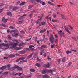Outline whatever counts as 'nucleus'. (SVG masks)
I'll return each mask as SVG.
<instances>
[{"label": "nucleus", "mask_w": 78, "mask_h": 78, "mask_svg": "<svg viewBox=\"0 0 78 78\" xmlns=\"http://www.w3.org/2000/svg\"><path fill=\"white\" fill-rule=\"evenodd\" d=\"M8 57H4V59H8Z\"/></svg>", "instance_id": "4d7b16f0"}, {"label": "nucleus", "mask_w": 78, "mask_h": 78, "mask_svg": "<svg viewBox=\"0 0 78 78\" xmlns=\"http://www.w3.org/2000/svg\"><path fill=\"white\" fill-rule=\"evenodd\" d=\"M46 19H49L51 21V17H49L48 16H46L45 17Z\"/></svg>", "instance_id": "5701e85b"}, {"label": "nucleus", "mask_w": 78, "mask_h": 78, "mask_svg": "<svg viewBox=\"0 0 78 78\" xmlns=\"http://www.w3.org/2000/svg\"><path fill=\"white\" fill-rule=\"evenodd\" d=\"M61 17H62V19H66V18L65 17V16H64L62 15V14L61 15Z\"/></svg>", "instance_id": "7c9ffc66"}, {"label": "nucleus", "mask_w": 78, "mask_h": 78, "mask_svg": "<svg viewBox=\"0 0 78 78\" xmlns=\"http://www.w3.org/2000/svg\"><path fill=\"white\" fill-rule=\"evenodd\" d=\"M3 11V9H0V13H1Z\"/></svg>", "instance_id": "774afa93"}, {"label": "nucleus", "mask_w": 78, "mask_h": 78, "mask_svg": "<svg viewBox=\"0 0 78 78\" xmlns=\"http://www.w3.org/2000/svg\"><path fill=\"white\" fill-rule=\"evenodd\" d=\"M35 65L37 66V67H41V65L39 63H36Z\"/></svg>", "instance_id": "a211bd4d"}, {"label": "nucleus", "mask_w": 78, "mask_h": 78, "mask_svg": "<svg viewBox=\"0 0 78 78\" xmlns=\"http://www.w3.org/2000/svg\"><path fill=\"white\" fill-rule=\"evenodd\" d=\"M47 58V59H48V60H51V58L48 57Z\"/></svg>", "instance_id": "13d9d810"}, {"label": "nucleus", "mask_w": 78, "mask_h": 78, "mask_svg": "<svg viewBox=\"0 0 78 78\" xmlns=\"http://www.w3.org/2000/svg\"><path fill=\"white\" fill-rule=\"evenodd\" d=\"M12 6H10L9 7V9H12Z\"/></svg>", "instance_id": "338daca9"}, {"label": "nucleus", "mask_w": 78, "mask_h": 78, "mask_svg": "<svg viewBox=\"0 0 78 78\" xmlns=\"http://www.w3.org/2000/svg\"><path fill=\"white\" fill-rule=\"evenodd\" d=\"M8 57L9 58H14V57H15V56L12 54H10L9 55Z\"/></svg>", "instance_id": "f3484780"}, {"label": "nucleus", "mask_w": 78, "mask_h": 78, "mask_svg": "<svg viewBox=\"0 0 78 78\" xmlns=\"http://www.w3.org/2000/svg\"><path fill=\"white\" fill-rule=\"evenodd\" d=\"M43 78H49V76H48L47 75H43L42 76Z\"/></svg>", "instance_id": "a878e982"}, {"label": "nucleus", "mask_w": 78, "mask_h": 78, "mask_svg": "<svg viewBox=\"0 0 78 78\" xmlns=\"http://www.w3.org/2000/svg\"><path fill=\"white\" fill-rule=\"evenodd\" d=\"M51 38H52L53 40V41H55V42H56V41L57 40L56 39H55V38L54 37H53V35H51Z\"/></svg>", "instance_id": "4468645a"}, {"label": "nucleus", "mask_w": 78, "mask_h": 78, "mask_svg": "<svg viewBox=\"0 0 78 78\" xmlns=\"http://www.w3.org/2000/svg\"><path fill=\"white\" fill-rule=\"evenodd\" d=\"M23 22V21H21L16 22V23L17 24H20V23H22Z\"/></svg>", "instance_id": "b1692460"}, {"label": "nucleus", "mask_w": 78, "mask_h": 78, "mask_svg": "<svg viewBox=\"0 0 78 78\" xmlns=\"http://www.w3.org/2000/svg\"><path fill=\"white\" fill-rule=\"evenodd\" d=\"M28 9H31V8H32V7H33V5H30L29 6H28Z\"/></svg>", "instance_id": "58836bf2"}, {"label": "nucleus", "mask_w": 78, "mask_h": 78, "mask_svg": "<svg viewBox=\"0 0 78 78\" xmlns=\"http://www.w3.org/2000/svg\"><path fill=\"white\" fill-rule=\"evenodd\" d=\"M53 17L54 18H55L56 17V14H53Z\"/></svg>", "instance_id": "09e8293b"}, {"label": "nucleus", "mask_w": 78, "mask_h": 78, "mask_svg": "<svg viewBox=\"0 0 78 78\" xmlns=\"http://www.w3.org/2000/svg\"><path fill=\"white\" fill-rule=\"evenodd\" d=\"M20 49H22V48H21L16 47L15 48V50H20Z\"/></svg>", "instance_id": "bb28decb"}, {"label": "nucleus", "mask_w": 78, "mask_h": 78, "mask_svg": "<svg viewBox=\"0 0 78 78\" xmlns=\"http://www.w3.org/2000/svg\"><path fill=\"white\" fill-rule=\"evenodd\" d=\"M50 66V65L49 64V63H48V64H46V65H44V67H48V68Z\"/></svg>", "instance_id": "9b49d317"}, {"label": "nucleus", "mask_w": 78, "mask_h": 78, "mask_svg": "<svg viewBox=\"0 0 78 78\" xmlns=\"http://www.w3.org/2000/svg\"><path fill=\"white\" fill-rule=\"evenodd\" d=\"M18 44H19V43H13V46L11 47L10 48L11 49H12L13 48H14L16 46H17V45H18Z\"/></svg>", "instance_id": "7ed1b4c3"}, {"label": "nucleus", "mask_w": 78, "mask_h": 78, "mask_svg": "<svg viewBox=\"0 0 78 78\" xmlns=\"http://www.w3.org/2000/svg\"><path fill=\"white\" fill-rule=\"evenodd\" d=\"M42 20V18H41L40 19L37 20L36 21V23L37 24H39L40 22H41V20Z\"/></svg>", "instance_id": "9d476101"}, {"label": "nucleus", "mask_w": 78, "mask_h": 78, "mask_svg": "<svg viewBox=\"0 0 78 78\" xmlns=\"http://www.w3.org/2000/svg\"><path fill=\"white\" fill-rule=\"evenodd\" d=\"M30 72H34L35 70L33 69H30Z\"/></svg>", "instance_id": "2f4dec72"}, {"label": "nucleus", "mask_w": 78, "mask_h": 78, "mask_svg": "<svg viewBox=\"0 0 78 78\" xmlns=\"http://www.w3.org/2000/svg\"><path fill=\"white\" fill-rule=\"evenodd\" d=\"M6 66H3L1 68H0V69L1 70H5V69H6Z\"/></svg>", "instance_id": "6e6552de"}, {"label": "nucleus", "mask_w": 78, "mask_h": 78, "mask_svg": "<svg viewBox=\"0 0 78 78\" xmlns=\"http://www.w3.org/2000/svg\"><path fill=\"white\" fill-rule=\"evenodd\" d=\"M22 75V73H20L18 75L19 76H21Z\"/></svg>", "instance_id": "680f3d73"}, {"label": "nucleus", "mask_w": 78, "mask_h": 78, "mask_svg": "<svg viewBox=\"0 0 78 78\" xmlns=\"http://www.w3.org/2000/svg\"><path fill=\"white\" fill-rule=\"evenodd\" d=\"M37 61H41V59H40L39 58H37Z\"/></svg>", "instance_id": "de8ad7c7"}, {"label": "nucleus", "mask_w": 78, "mask_h": 78, "mask_svg": "<svg viewBox=\"0 0 78 78\" xmlns=\"http://www.w3.org/2000/svg\"><path fill=\"white\" fill-rule=\"evenodd\" d=\"M41 73L42 74H45V73H46V70H43L42 71Z\"/></svg>", "instance_id": "473e14b6"}, {"label": "nucleus", "mask_w": 78, "mask_h": 78, "mask_svg": "<svg viewBox=\"0 0 78 78\" xmlns=\"http://www.w3.org/2000/svg\"><path fill=\"white\" fill-rule=\"evenodd\" d=\"M71 51H74V52H76V51L75 50H70Z\"/></svg>", "instance_id": "49530a36"}, {"label": "nucleus", "mask_w": 78, "mask_h": 78, "mask_svg": "<svg viewBox=\"0 0 78 78\" xmlns=\"http://www.w3.org/2000/svg\"><path fill=\"white\" fill-rule=\"evenodd\" d=\"M29 47L30 48V50H31V51H34V48H32V47H34V48H35V47L34 46L30 45V46H29Z\"/></svg>", "instance_id": "423d86ee"}, {"label": "nucleus", "mask_w": 78, "mask_h": 78, "mask_svg": "<svg viewBox=\"0 0 78 78\" xmlns=\"http://www.w3.org/2000/svg\"><path fill=\"white\" fill-rule=\"evenodd\" d=\"M18 9H19V7H16L13 8L12 9V11H16V10Z\"/></svg>", "instance_id": "f8f14e48"}, {"label": "nucleus", "mask_w": 78, "mask_h": 78, "mask_svg": "<svg viewBox=\"0 0 78 78\" xmlns=\"http://www.w3.org/2000/svg\"><path fill=\"white\" fill-rule=\"evenodd\" d=\"M42 41V40H40L38 41H37V42L38 44H39V42H41V41Z\"/></svg>", "instance_id": "8fccbe9b"}, {"label": "nucleus", "mask_w": 78, "mask_h": 78, "mask_svg": "<svg viewBox=\"0 0 78 78\" xmlns=\"http://www.w3.org/2000/svg\"><path fill=\"white\" fill-rule=\"evenodd\" d=\"M25 59V58L24 57H22L19 58V59L20 60V61H21L22 60H24Z\"/></svg>", "instance_id": "4be33fe9"}, {"label": "nucleus", "mask_w": 78, "mask_h": 78, "mask_svg": "<svg viewBox=\"0 0 78 78\" xmlns=\"http://www.w3.org/2000/svg\"><path fill=\"white\" fill-rule=\"evenodd\" d=\"M15 36V37H17V36H18V33H16L15 34V35H13V36Z\"/></svg>", "instance_id": "c03bdc74"}, {"label": "nucleus", "mask_w": 78, "mask_h": 78, "mask_svg": "<svg viewBox=\"0 0 78 78\" xmlns=\"http://www.w3.org/2000/svg\"><path fill=\"white\" fill-rule=\"evenodd\" d=\"M65 61H66V58L64 57L62 59V61L63 62H65Z\"/></svg>", "instance_id": "4c0bfd02"}, {"label": "nucleus", "mask_w": 78, "mask_h": 78, "mask_svg": "<svg viewBox=\"0 0 78 78\" xmlns=\"http://www.w3.org/2000/svg\"><path fill=\"white\" fill-rule=\"evenodd\" d=\"M54 45H55V44H54V45H52L51 47V48H53V47H54Z\"/></svg>", "instance_id": "69168bd1"}, {"label": "nucleus", "mask_w": 78, "mask_h": 78, "mask_svg": "<svg viewBox=\"0 0 78 78\" xmlns=\"http://www.w3.org/2000/svg\"><path fill=\"white\" fill-rule=\"evenodd\" d=\"M3 22H4V23H6L8 21V19H5V18H3L2 19Z\"/></svg>", "instance_id": "0eeeda50"}, {"label": "nucleus", "mask_w": 78, "mask_h": 78, "mask_svg": "<svg viewBox=\"0 0 78 78\" xmlns=\"http://www.w3.org/2000/svg\"><path fill=\"white\" fill-rule=\"evenodd\" d=\"M8 72H4L2 73V75H8Z\"/></svg>", "instance_id": "393cba45"}, {"label": "nucleus", "mask_w": 78, "mask_h": 78, "mask_svg": "<svg viewBox=\"0 0 78 78\" xmlns=\"http://www.w3.org/2000/svg\"><path fill=\"white\" fill-rule=\"evenodd\" d=\"M46 31V29H44L43 30H42L40 31V33H44V32H45Z\"/></svg>", "instance_id": "6ab92c4d"}, {"label": "nucleus", "mask_w": 78, "mask_h": 78, "mask_svg": "<svg viewBox=\"0 0 78 78\" xmlns=\"http://www.w3.org/2000/svg\"><path fill=\"white\" fill-rule=\"evenodd\" d=\"M2 45L3 46H4V47H8V48H3V50H7V49H8L9 48V45H8V44H5V43H2Z\"/></svg>", "instance_id": "f257e3e1"}, {"label": "nucleus", "mask_w": 78, "mask_h": 78, "mask_svg": "<svg viewBox=\"0 0 78 78\" xmlns=\"http://www.w3.org/2000/svg\"><path fill=\"white\" fill-rule=\"evenodd\" d=\"M7 15H9V16L11 15V13H7Z\"/></svg>", "instance_id": "e2e57ef3"}, {"label": "nucleus", "mask_w": 78, "mask_h": 78, "mask_svg": "<svg viewBox=\"0 0 78 78\" xmlns=\"http://www.w3.org/2000/svg\"><path fill=\"white\" fill-rule=\"evenodd\" d=\"M19 61H20V60L19 59V58L16 61V62H19Z\"/></svg>", "instance_id": "052dcab7"}, {"label": "nucleus", "mask_w": 78, "mask_h": 78, "mask_svg": "<svg viewBox=\"0 0 78 78\" xmlns=\"http://www.w3.org/2000/svg\"><path fill=\"white\" fill-rule=\"evenodd\" d=\"M27 16L26 14H24L22 16H21L20 18L19 19L20 20H21V19H23V18L24 17H25V16Z\"/></svg>", "instance_id": "2eb2a0df"}, {"label": "nucleus", "mask_w": 78, "mask_h": 78, "mask_svg": "<svg viewBox=\"0 0 78 78\" xmlns=\"http://www.w3.org/2000/svg\"><path fill=\"white\" fill-rule=\"evenodd\" d=\"M48 3V4H49V5H51L52 6H54V4H53V3H51V2H50V1H48L47 2Z\"/></svg>", "instance_id": "dca6fc26"}, {"label": "nucleus", "mask_w": 78, "mask_h": 78, "mask_svg": "<svg viewBox=\"0 0 78 78\" xmlns=\"http://www.w3.org/2000/svg\"><path fill=\"white\" fill-rule=\"evenodd\" d=\"M8 37L9 39H11V36L10 35H8Z\"/></svg>", "instance_id": "603ef678"}, {"label": "nucleus", "mask_w": 78, "mask_h": 78, "mask_svg": "<svg viewBox=\"0 0 78 78\" xmlns=\"http://www.w3.org/2000/svg\"><path fill=\"white\" fill-rule=\"evenodd\" d=\"M10 66H11L10 64H9V65H7V67H8V68H9V67H10Z\"/></svg>", "instance_id": "6e6d98bb"}, {"label": "nucleus", "mask_w": 78, "mask_h": 78, "mask_svg": "<svg viewBox=\"0 0 78 78\" xmlns=\"http://www.w3.org/2000/svg\"><path fill=\"white\" fill-rule=\"evenodd\" d=\"M26 3L25 2H24L21 3L20 4V5H21V6H22L23 5H25V4H26Z\"/></svg>", "instance_id": "c756f323"}, {"label": "nucleus", "mask_w": 78, "mask_h": 78, "mask_svg": "<svg viewBox=\"0 0 78 78\" xmlns=\"http://www.w3.org/2000/svg\"><path fill=\"white\" fill-rule=\"evenodd\" d=\"M37 54H36V53L34 54V58H36V57L37 56Z\"/></svg>", "instance_id": "f704fd0d"}, {"label": "nucleus", "mask_w": 78, "mask_h": 78, "mask_svg": "<svg viewBox=\"0 0 78 78\" xmlns=\"http://www.w3.org/2000/svg\"><path fill=\"white\" fill-rule=\"evenodd\" d=\"M69 27H70V28H71V30H72L73 29V27H72L71 26L69 25Z\"/></svg>", "instance_id": "bf43d9fd"}, {"label": "nucleus", "mask_w": 78, "mask_h": 78, "mask_svg": "<svg viewBox=\"0 0 78 78\" xmlns=\"http://www.w3.org/2000/svg\"><path fill=\"white\" fill-rule=\"evenodd\" d=\"M45 22H43L41 23V24L42 25H45Z\"/></svg>", "instance_id": "79ce46f5"}, {"label": "nucleus", "mask_w": 78, "mask_h": 78, "mask_svg": "<svg viewBox=\"0 0 78 78\" xmlns=\"http://www.w3.org/2000/svg\"><path fill=\"white\" fill-rule=\"evenodd\" d=\"M9 45H12V46H13V45L14 44V43H13L12 42H10V41H9Z\"/></svg>", "instance_id": "cd10ccee"}, {"label": "nucleus", "mask_w": 78, "mask_h": 78, "mask_svg": "<svg viewBox=\"0 0 78 78\" xmlns=\"http://www.w3.org/2000/svg\"><path fill=\"white\" fill-rule=\"evenodd\" d=\"M50 40L52 44H53L54 43L53 41V40H52V39H51V37L50 38Z\"/></svg>", "instance_id": "c9c22d12"}, {"label": "nucleus", "mask_w": 78, "mask_h": 78, "mask_svg": "<svg viewBox=\"0 0 78 78\" xmlns=\"http://www.w3.org/2000/svg\"><path fill=\"white\" fill-rule=\"evenodd\" d=\"M12 41H13V42H17V43H19L18 40H17V39L13 40Z\"/></svg>", "instance_id": "72a5a7b5"}, {"label": "nucleus", "mask_w": 78, "mask_h": 78, "mask_svg": "<svg viewBox=\"0 0 78 78\" xmlns=\"http://www.w3.org/2000/svg\"><path fill=\"white\" fill-rule=\"evenodd\" d=\"M17 68L18 70L21 71L22 70V68L19 67L18 66H15L12 68V70H14L15 69Z\"/></svg>", "instance_id": "f03ea898"}, {"label": "nucleus", "mask_w": 78, "mask_h": 78, "mask_svg": "<svg viewBox=\"0 0 78 78\" xmlns=\"http://www.w3.org/2000/svg\"><path fill=\"white\" fill-rule=\"evenodd\" d=\"M36 2H39V3H42L43 2V1L41 0H35Z\"/></svg>", "instance_id": "412c9836"}, {"label": "nucleus", "mask_w": 78, "mask_h": 78, "mask_svg": "<svg viewBox=\"0 0 78 78\" xmlns=\"http://www.w3.org/2000/svg\"><path fill=\"white\" fill-rule=\"evenodd\" d=\"M41 50L42 51V53H44L43 51H44V49H43V48H47V46L45 45H42L41 46Z\"/></svg>", "instance_id": "20e7f679"}, {"label": "nucleus", "mask_w": 78, "mask_h": 78, "mask_svg": "<svg viewBox=\"0 0 78 78\" xmlns=\"http://www.w3.org/2000/svg\"><path fill=\"white\" fill-rule=\"evenodd\" d=\"M20 33L21 34H23V33H24V32L23 31H22L20 32Z\"/></svg>", "instance_id": "0e129e2a"}, {"label": "nucleus", "mask_w": 78, "mask_h": 78, "mask_svg": "<svg viewBox=\"0 0 78 78\" xmlns=\"http://www.w3.org/2000/svg\"><path fill=\"white\" fill-rule=\"evenodd\" d=\"M72 53V52H71L70 51H67L66 52V53L67 54V55H69V53Z\"/></svg>", "instance_id": "c85d7f7f"}, {"label": "nucleus", "mask_w": 78, "mask_h": 78, "mask_svg": "<svg viewBox=\"0 0 78 78\" xmlns=\"http://www.w3.org/2000/svg\"><path fill=\"white\" fill-rule=\"evenodd\" d=\"M15 55L17 56H21V55H20L19 54H15Z\"/></svg>", "instance_id": "a18cd8bd"}, {"label": "nucleus", "mask_w": 78, "mask_h": 78, "mask_svg": "<svg viewBox=\"0 0 78 78\" xmlns=\"http://www.w3.org/2000/svg\"><path fill=\"white\" fill-rule=\"evenodd\" d=\"M31 75H29L27 76V78H31Z\"/></svg>", "instance_id": "ea45409f"}, {"label": "nucleus", "mask_w": 78, "mask_h": 78, "mask_svg": "<svg viewBox=\"0 0 78 78\" xmlns=\"http://www.w3.org/2000/svg\"><path fill=\"white\" fill-rule=\"evenodd\" d=\"M9 28H10V29H13L14 28V27L13 26H10Z\"/></svg>", "instance_id": "3c124183"}, {"label": "nucleus", "mask_w": 78, "mask_h": 78, "mask_svg": "<svg viewBox=\"0 0 78 78\" xmlns=\"http://www.w3.org/2000/svg\"><path fill=\"white\" fill-rule=\"evenodd\" d=\"M25 52V51H22L19 52V54H21V55H22L23 54H24Z\"/></svg>", "instance_id": "ddd939ff"}, {"label": "nucleus", "mask_w": 78, "mask_h": 78, "mask_svg": "<svg viewBox=\"0 0 78 78\" xmlns=\"http://www.w3.org/2000/svg\"><path fill=\"white\" fill-rule=\"evenodd\" d=\"M55 38H58V36L56 34L55 35Z\"/></svg>", "instance_id": "5fc2aeb1"}, {"label": "nucleus", "mask_w": 78, "mask_h": 78, "mask_svg": "<svg viewBox=\"0 0 78 78\" xmlns=\"http://www.w3.org/2000/svg\"><path fill=\"white\" fill-rule=\"evenodd\" d=\"M41 4L42 5H43V6H44V5H45V2H43Z\"/></svg>", "instance_id": "37998d69"}, {"label": "nucleus", "mask_w": 78, "mask_h": 78, "mask_svg": "<svg viewBox=\"0 0 78 78\" xmlns=\"http://www.w3.org/2000/svg\"><path fill=\"white\" fill-rule=\"evenodd\" d=\"M33 56V54L30 55L27 58V59H30V58H31Z\"/></svg>", "instance_id": "aec40b11"}, {"label": "nucleus", "mask_w": 78, "mask_h": 78, "mask_svg": "<svg viewBox=\"0 0 78 78\" xmlns=\"http://www.w3.org/2000/svg\"><path fill=\"white\" fill-rule=\"evenodd\" d=\"M68 29H69V28H68V27H65V31L68 33H69V34H71V33L70 32V31H69V30Z\"/></svg>", "instance_id": "39448f33"}, {"label": "nucleus", "mask_w": 78, "mask_h": 78, "mask_svg": "<svg viewBox=\"0 0 78 78\" xmlns=\"http://www.w3.org/2000/svg\"><path fill=\"white\" fill-rule=\"evenodd\" d=\"M58 34L61 36H62V35H63V34H64V32L62 33V31L60 30V31L58 32Z\"/></svg>", "instance_id": "1a4fd4ad"}, {"label": "nucleus", "mask_w": 78, "mask_h": 78, "mask_svg": "<svg viewBox=\"0 0 78 78\" xmlns=\"http://www.w3.org/2000/svg\"><path fill=\"white\" fill-rule=\"evenodd\" d=\"M37 48H38V50H41V49H42V47H37Z\"/></svg>", "instance_id": "864d4df0"}, {"label": "nucleus", "mask_w": 78, "mask_h": 78, "mask_svg": "<svg viewBox=\"0 0 78 78\" xmlns=\"http://www.w3.org/2000/svg\"><path fill=\"white\" fill-rule=\"evenodd\" d=\"M27 61L25 60H23L20 61V63H22V62H27Z\"/></svg>", "instance_id": "e433bc0d"}, {"label": "nucleus", "mask_w": 78, "mask_h": 78, "mask_svg": "<svg viewBox=\"0 0 78 78\" xmlns=\"http://www.w3.org/2000/svg\"><path fill=\"white\" fill-rule=\"evenodd\" d=\"M52 22H57V20H52Z\"/></svg>", "instance_id": "a19ab883"}]
</instances>
